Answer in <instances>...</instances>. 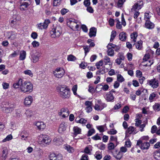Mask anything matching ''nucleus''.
I'll list each match as a JSON object with an SVG mask.
<instances>
[{"mask_svg": "<svg viewBox=\"0 0 160 160\" xmlns=\"http://www.w3.org/2000/svg\"><path fill=\"white\" fill-rule=\"evenodd\" d=\"M58 92L63 98H68L70 96L69 88L66 86H60L57 88Z\"/></svg>", "mask_w": 160, "mask_h": 160, "instance_id": "nucleus-1", "label": "nucleus"}, {"mask_svg": "<svg viewBox=\"0 0 160 160\" xmlns=\"http://www.w3.org/2000/svg\"><path fill=\"white\" fill-rule=\"evenodd\" d=\"M38 142L39 144L43 145H49L51 141V139L48 136L41 134L38 137Z\"/></svg>", "mask_w": 160, "mask_h": 160, "instance_id": "nucleus-2", "label": "nucleus"}, {"mask_svg": "<svg viewBox=\"0 0 160 160\" xmlns=\"http://www.w3.org/2000/svg\"><path fill=\"white\" fill-rule=\"evenodd\" d=\"M33 88V85L30 82L25 81L21 87V91L24 93H29L32 91Z\"/></svg>", "mask_w": 160, "mask_h": 160, "instance_id": "nucleus-3", "label": "nucleus"}, {"mask_svg": "<svg viewBox=\"0 0 160 160\" xmlns=\"http://www.w3.org/2000/svg\"><path fill=\"white\" fill-rule=\"evenodd\" d=\"M62 32V28L59 25L52 28L50 32L51 36L53 38L59 37Z\"/></svg>", "mask_w": 160, "mask_h": 160, "instance_id": "nucleus-4", "label": "nucleus"}, {"mask_svg": "<svg viewBox=\"0 0 160 160\" xmlns=\"http://www.w3.org/2000/svg\"><path fill=\"white\" fill-rule=\"evenodd\" d=\"M67 24L71 29L74 31L78 30L79 28V26L77 24V21L74 19L68 20Z\"/></svg>", "mask_w": 160, "mask_h": 160, "instance_id": "nucleus-5", "label": "nucleus"}, {"mask_svg": "<svg viewBox=\"0 0 160 160\" xmlns=\"http://www.w3.org/2000/svg\"><path fill=\"white\" fill-rule=\"evenodd\" d=\"M53 72L54 76L58 78H62L64 75L65 73L64 70L62 68H57Z\"/></svg>", "mask_w": 160, "mask_h": 160, "instance_id": "nucleus-6", "label": "nucleus"}, {"mask_svg": "<svg viewBox=\"0 0 160 160\" xmlns=\"http://www.w3.org/2000/svg\"><path fill=\"white\" fill-rule=\"evenodd\" d=\"M31 2L30 0H21L20 7L21 10L22 11L27 10Z\"/></svg>", "mask_w": 160, "mask_h": 160, "instance_id": "nucleus-7", "label": "nucleus"}, {"mask_svg": "<svg viewBox=\"0 0 160 160\" xmlns=\"http://www.w3.org/2000/svg\"><path fill=\"white\" fill-rule=\"evenodd\" d=\"M148 82L149 85L153 88H157L159 86L158 81L155 78L148 80Z\"/></svg>", "mask_w": 160, "mask_h": 160, "instance_id": "nucleus-8", "label": "nucleus"}, {"mask_svg": "<svg viewBox=\"0 0 160 160\" xmlns=\"http://www.w3.org/2000/svg\"><path fill=\"white\" fill-rule=\"evenodd\" d=\"M50 160H62V156L61 154H56L54 153L51 154L49 156Z\"/></svg>", "mask_w": 160, "mask_h": 160, "instance_id": "nucleus-9", "label": "nucleus"}, {"mask_svg": "<svg viewBox=\"0 0 160 160\" xmlns=\"http://www.w3.org/2000/svg\"><path fill=\"white\" fill-rule=\"evenodd\" d=\"M143 5V2L142 1H138L132 6L131 9L132 11H135L136 10H139L141 9Z\"/></svg>", "mask_w": 160, "mask_h": 160, "instance_id": "nucleus-10", "label": "nucleus"}, {"mask_svg": "<svg viewBox=\"0 0 160 160\" xmlns=\"http://www.w3.org/2000/svg\"><path fill=\"white\" fill-rule=\"evenodd\" d=\"M33 124L37 126L39 130H43L46 128V124L42 122H33Z\"/></svg>", "mask_w": 160, "mask_h": 160, "instance_id": "nucleus-11", "label": "nucleus"}, {"mask_svg": "<svg viewBox=\"0 0 160 160\" xmlns=\"http://www.w3.org/2000/svg\"><path fill=\"white\" fill-rule=\"evenodd\" d=\"M23 80L22 79H20L18 81L13 84V86L15 88H20L21 90V87L23 83Z\"/></svg>", "mask_w": 160, "mask_h": 160, "instance_id": "nucleus-12", "label": "nucleus"}, {"mask_svg": "<svg viewBox=\"0 0 160 160\" xmlns=\"http://www.w3.org/2000/svg\"><path fill=\"white\" fill-rule=\"evenodd\" d=\"M98 103L96 104L94 106V109L96 110H102L104 107H106V105L102 103L100 100H98Z\"/></svg>", "mask_w": 160, "mask_h": 160, "instance_id": "nucleus-13", "label": "nucleus"}, {"mask_svg": "<svg viewBox=\"0 0 160 160\" xmlns=\"http://www.w3.org/2000/svg\"><path fill=\"white\" fill-rule=\"evenodd\" d=\"M33 101L32 98L31 96L26 97L24 99V104L27 106L30 105Z\"/></svg>", "mask_w": 160, "mask_h": 160, "instance_id": "nucleus-14", "label": "nucleus"}, {"mask_svg": "<svg viewBox=\"0 0 160 160\" xmlns=\"http://www.w3.org/2000/svg\"><path fill=\"white\" fill-rule=\"evenodd\" d=\"M66 124L64 122L62 123L59 126L58 129V131L59 133H62L65 131L66 128Z\"/></svg>", "mask_w": 160, "mask_h": 160, "instance_id": "nucleus-15", "label": "nucleus"}, {"mask_svg": "<svg viewBox=\"0 0 160 160\" xmlns=\"http://www.w3.org/2000/svg\"><path fill=\"white\" fill-rule=\"evenodd\" d=\"M150 146V143L148 142H144L142 143L140 148L143 150H148Z\"/></svg>", "mask_w": 160, "mask_h": 160, "instance_id": "nucleus-16", "label": "nucleus"}, {"mask_svg": "<svg viewBox=\"0 0 160 160\" xmlns=\"http://www.w3.org/2000/svg\"><path fill=\"white\" fill-rule=\"evenodd\" d=\"M40 57V54L38 52L36 53L35 54L32 55V61L34 63H36L38 62Z\"/></svg>", "mask_w": 160, "mask_h": 160, "instance_id": "nucleus-17", "label": "nucleus"}, {"mask_svg": "<svg viewBox=\"0 0 160 160\" xmlns=\"http://www.w3.org/2000/svg\"><path fill=\"white\" fill-rule=\"evenodd\" d=\"M127 33L124 32H121L119 36V39L122 41H125L127 38Z\"/></svg>", "mask_w": 160, "mask_h": 160, "instance_id": "nucleus-18", "label": "nucleus"}, {"mask_svg": "<svg viewBox=\"0 0 160 160\" xmlns=\"http://www.w3.org/2000/svg\"><path fill=\"white\" fill-rule=\"evenodd\" d=\"M97 32L96 28L94 27L91 28L90 29L89 36L90 38L95 37L96 35Z\"/></svg>", "mask_w": 160, "mask_h": 160, "instance_id": "nucleus-19", "label": "nucleus"}, {"mask_svg": "<svg viewBox=\"0 0 160 160\" xmlns=\"http://www.w3.org/2000/svg\"><path fill=\"white\" fill-rule=\"evenodd\" d=\"M63 141V140L60 137H56L53 140V141L57 145L61 144Z\"/></svg>", "mask_w": 160, "mask_h": 160, "instance_id": "nucleus-20", "label": "nucleus"}, {"mask_svg": "<svg viewBox=\"0 0 160 160\" xmlns=\"http://www.w3.org/2000/svg\"><path fill=\"white\" fill-rule=\"evenodd\" d=\"M105 98L108 101H112L114 99V97L112 93L110 92L107 93L105 95Z\"/></svg>", "mask_w": 160, "mask_h": 160, "instance_id": "nucleus-21", "label": "nucleus"}, {"mask_svg": "<svg viewBox=\"0 0 160 160\" xmlns=\"http://www.w3.org/2000/svg\"><path fill=\"white\" fill-rule=\"evenodd\" d=\"M73 130L74 132V135L76 136L77 135L81 133V129L78 127L75 126L73 128Z\"/></svg>", "mask_w": 160, "mask_h": 160, "instance_id": "nucleus-22", "label": "nucleus"}, {"mask_svg": "<svg viewBox=\"0 0 160 160\" xmlns=\"http://www.w3.org/2000/svg\"><path fill=\"white\" fill-rule=\"evenodd\" d=\"M109 45L107 46L108 50L107 51V54L110 56L112 57L114 55V50L112 48H110Z\"/></svg>", "mask_w": 160, "mask_h": 160, "instance_id": "nucleus-23", "label": "nucleus"}, {"mask_svg": "<svg viewBox=\"0 0 160 160\" xmlns=\"http://www.w3.org/2000/svg\"><path fill=\"white\" fill-rule=\"evenodd\" d=\"M145 25L147 28L149 29H152L154 27V24L149 20H146Z\"/></svg>", "mask_w": 160, "mask_h": 160, "instance_id": "nucleus-24", "label": "nucleus"}, {"mask_svg": "<svg viewBox=\"0 0 160 160\" xmlns=\"http://www.w3.org/2000/svg\"><path fill=\"white\" fill-rule=\"evenodd\" d=\"M8 150L7 148H3L2 151V157L3 159H5L8 156Z\"/></svg>", "mask_w": 160, "mask_h": 160, "instance_id": "nucleus-25", "label": "nucleus"}, {"mask_svg": "<svg viewBox=\"0 0 160 160\" xmlns=\"http://www.w3.org/2000/svg\"><path fill=\"white\" fill-rule=\"evenodd\" d=\"M69 112L68 111H61L59 112V114L60 116L62 115V117L63 118H66V117H68Z\"/></svg>", "mask_w": 160, "mask_h": 160, "instance_id": "nucleus-26", "label": "nucleus"}, {"mask_svg": "<svg viewBox=\"0 0 160 160\" xmlns=\"http://www.w3.org/2000/svg\"><path fill=\"white\" fill-rule=\"evenodd\" d=\"M138 36V33L136 32H133V33L131 34V38L132 39H133L132 42H134L133 44H135V42H136L137 38Z\"/></svg>", "mask_w": 160, "mask_h": 160, "instance_id": "nucleus-27", "label": "nucleus"}, {"mask_svg": "<svg viewBox=\"0 0 160 160\" xmlns=\"http://www.w3.org/2000/svg\"><path fill=\"white\" fill-rule=\"evenodd\" d=\"M85 105L86 106V108L87 110H91L92 109V103L89 101H86L85 103Z\"/></svg>", "mask_w": 160, "mask_h": 160, "instance_id": "nucleus-28", "label": "nucleus"}, {"mask_svg": "<svg viewBox=\"0 0 160 160\" xmlns=\"http://www.w3.org/2000/svg\"><path fill=\"white\" fill-rule=\"evenodd\" d=\"M26 57V52L24 51H22L20 52L19 59L21 60H24Z\"/></svg>", "mask_w": 160, "mask_h": 160, "instance_id": "nucleus-29", "label": "nucleus"}, {"mask_svg": "<svg viewBox=\"0 0 160 160\" xmlns=\"http://www.w3.org/2000/svg\"><path fill=\"white\" fill-rule=\"evenodd\" d=\"M75 122L77 123H81L83 125H85L87 122V120L83 118H81L79 120H78L76 119L75 120Z\"/></svg>", "mask_w": 160, "mask_h": 160, "instance_id": "nucleus-30", "label": "nucleus"}, {"mask_svg": "<svg viewBox=\"0 0 160 160\" xmlns=\"http://www.w3.org/2000/svg\"><path fill=\"white\" fill-rule=\"evenodd\" d=\"M113 156L117 159H120L122 157V154L120 152H118L117 154L113 153Z\"/></svg>", "mask_w": 160, "mask_h": 160, "instance_id": "nucleus-31", "label": "nucleus"}, {"mask_svg": "<svg viewBox=\"0 0 160 160\" xmlns=\"http://www.w3.org/2000/svg\"><path fill=\"white\" fill-rule=\"evenodd\" d=\"M94 156L97 160H100L102 158V154L101 152H96L94 155Z\"/></svg>", "mask_w": 160, "mask_h": 160, "instance_id": "nucleus-32", "label": "nucleus"}, {"mask_svg": "<svg viewBox=\"0 0 160 160\" xmlns=\"http://www.w3.org/2000/svg\"><path fill=\"white\" fill-rule=\"evenodd\" d=\"M142 41H138L136 45V47L137 49L140 50L142 47Z\"/></svg>", "mask_w": 160, "mask_h": 160, "instance_id": "nucleus-33", "label": "nucleus"}, {"mask_svg": "<svg viewBox=\"0 0 160 160\" xmlns=\"http://www.w3.org/2000/svg\"><path fill=\"white\" fill-rule=\"evenodd\" d=\"M64 148L69 152H72L74 151V149L73 148L69 145H66L65 146Z\"/></svg>", "mask_w": 160, "mask_h": 160, "instance_id": "nucleus-34", "label": "nucleus"}, {"mask_svg": "<svg viewBox=\"0 0 160 160\" xmlns=\"http://www.w3.org/2000/svg\"><path fill=\"white\" fill-rule=\"evenodd\" d=\"M125 1V0H118L116 5L117 7L118 8L122 7Z\"/></svg>", "mask_w": 160, "mask_h": 160, "instance_id": "nucleus-35", "label": "nucleus"}, {"mask_svg": "<svg viewBox=\"0 0 160 160\" xmlns=\"http://www.w3.org/2000/svg\"><path fill=\"white\" fill-rule=\"evenodd\" d=\"M101 86H102V87L101 88L104 91H107L109 88V86L107 84H104L103 85H102L101 84H98L97 85V87L98 88V87Z\"/></svg>", "mask_w": 160, "mask_h": 160, "instance_id": "nucleus-36", "label": "nucleus"}, {"mask_svg": "<svg viewBox=\"0 0 160 160\" xmlns=\"http://www.w3.org/2000/svg\"><path fill=\"white\" fill-rule=\"evenodd\" d=\"M116 35V32L115 31H112L111 32V35L110 42H112L114 39Z\"/></svg>", "mask_w": 160, "mask_h": 160, "instance_id": "nucleus-37", "label": "nucleus"}, {"mask_svg": "<svg viewBox=\"0 0 160 160\" xmlns=\"http://www.w3.org/2000/svg\"><path fill=\"white\" fill-rule=\"evenodd\" d=\"M76 58L72 55H70L68 56L67 59L68 61H73L76 60Z\"/></svg>", "mask_w": 160, "mask_h": 160, "instance_id": "nucleus-38", "label": "nucleus"}, {"mask_svg": "<svg viewBox=\"0 0 160 160\" xmlns=\"http://www.w3.org/2000/svg\"><path fill=\"white\" fill-rule=\"evenodd\" d=\"M23 73L25 75H28L31 77H32L33 74L32 71L29 70H27L23 72Z\"/></svg>", "mask_w": 160, "mask_h": 160, "instance_id": "nucleus-39", "label": "nucleus"}, {"mask_svg": "<svg viewBox=\"0 0 160 160\" xmlns=\"http://www.w3.org/2000/svg\"><path fill=\"white\" fill-rule=\"evenodd\" d=\"M12 138V136L11 134L8 135L6 137L2 140V142H5L7 141H9L11 140Z\"/></svg>", "mask_w": 160, "mask_h": 160, "instance_id": "nucleus-40", "label": "nucleus"}, {"mask_svg": "<svg viewBox=\"0 0 160 160\" xmlns=\"http://www.w3.org/2000/svg\"><path fill=\"white\" fill-rule=\"evenodd\" d=\"M103 64V61L102 60H101L99 62H97L96 63V66L97 67V68L98 69H99L100 67L102 66Z\"/></svg>", "mask_w": 160, "mask_h": 160, "instance_id": "nucleus-41", "label": "nucleus"}, {"mask_svg": "<svg viewBox=\"0 0 160 160\" xmlns=\"http://www.w3.org/2000/svg\"><path fill=\"white\" fill-rule=\"evenodd\" d=\"M134 130V128L132 126L129 127L127 130L126 132L129 134H132Z\"/></svg>", "mask_w": 160, "mask_h": 160, "instance_id": "nucleus-42", "label": "nucleus"}, {"mask_svg": "<svg viewBox=\"0 0 160 160\" xmlns=\"http://www.w3.org/2000/svg\"><path fill=\"white\" fill-rule=\"evenodd\" d=\"M103 61L105 64H107L110 62V58L107 56H105L103 58Z\"/></svg>", "mask_w": 160, "mask_h": 160, "instance_id": "nucleus-43", "label": "nucleus"}, {"mask_svg": "<svg viewBox=\"0 0 160 160\" xmlns=\"http://www.w3.org/2000/svg\"><path fill=\"white\" fill-rule=\"evenodd\" d=\"M33 112H33L32 111H26L25 114L27 117H30L34 114Z\"/></svg>", "mask_w": 160, "mask_h": 160, "instance_id": "nucleus-44", "label": "nucleus"}, {"mask_svg": "<svg viewBox=\"0 0 160 160\" xmlns=\"http://www.w3.org/2000/svg\"><path fill=\"white\" fill-rule=\"evenodd\" d=\"M117 79L118 82H122L124 80V78L120 74L118 75Z\"/></svg>", "mask_w": 160, "mask_h": 160, "instance_id": "nucleus-45", "label": "nucleus"}, {"mask_svg": "<svg viewBox=\"0 0 160 160\" xmlns=\"http://www.w3.org/2000/svg\"><path fill=\"white\" fill-rule=\"evenodd\" d=\"M115 148L114 144L112 142L108 143V148L109 150L113 149Z\"/></svg>", "mask_w": 160, "mask_h": 160, "instance_id": "nucleus-46", "label": "nucleus"}, {"mask_svg": "<svg viewBox=\"0 0 160 160\" xmlns=\"http://www.w3.org/2000/svg\"><path fill=\"white\" fill-rule=\"evenodd\" d=\"M95 133V130L93 128L90 129L88 132V136H90Z\"/></svg>", "mask_w": 160, "mask_h": 160, "instance_id": "nucleus-47", "label": "nucleus"}, {"mask_svg": "<svg viewBox=\"0 0 160 160\" xmlns=\"http://www.w3.org/2000/svg\"><path fill=\"white\" fill-rule=\"evenodd\" d=\"M153 108L154 110H160V104L156 103L153 106Z\"/></svg>", "mask_w": 160, "mask_h": 160, "instance_id": "nucleus-48", "label": "nucleus"}, {"mask_svg": "<svg viewBox=\"0 0 160 160\" xmlns=\"http://www.w3.org/2000/svg\"><path fill=\"white\" fill-rule=\"evenodd\" d=\"M156 97V94L154 92L150 94L149 100L151 102H152L153 101V99Z\"/></svg>", "mask_w": 160, "mask_h": 160, "instance_id": "nucleus-49", "label": "nucleus"}, {"mask_svg": "<svg viewBox=\"0 0 160 160\" xmlns=\"http://www.w3.org/2000/svg\"><path fill=\"white\" fill-rule=\"evenodd\" d=\"M2 85L3 87V88L4 89H6L9 88V84L8 83L3 82Z\"/></svg>", "mask_w": 160, "mask_h": 160, "instance_id": "nucleus-50", "label": "nucleus"}, {"mask_svg": "<svg viewBox=\"0 0 160 160\" xmlns=\"http://www.w3.org/2000/svg\"><path fill=\"white\" fill-rule=\"evenodd\" d=\"M32 44L34 48L37 47L39 45V42L36 41H34L32 42Z\"/></svg>", "mask_w": 160, "mask_h": 160, "instance_id": "nucleus-51", "label": "nucleus"}, {"mask_svg": "<svg viewBox=\"0 0 160 160\" xmlns=\"http://www.w3.org/2000/svg\"><path fill=\"white\" fill-rule=\"evenodd\" d=\"M147 90L146 89H143L142 91H141V90L140 89H138L137 91H136V94L138 96H139L141 94L142 92H147Z\"/></svg>", "mask_w": 160, "mask_h": 160, "instance_id": "nucleus-52", "label": "nucleus"}, {"mask_svg": "<svg viewBox=\"0 0 160 160\" xmlns=\"http://www.w3.org/2000/svg\"><path fill=\"white\" fill-rule=\"evenodd\" d=\"M97 128L100 132H103L104 131V126H100L97 127Z\"/></svg>", "mask_w": 160, "mask_h": 160, "instance_id": "nucleus-53", "label": "nucleus"}, {"mask_svg": "<svg viewBox=\"0 0 160 160\" xmlns=\"http://www.w3.org/2000/svg\"><path fill=\"white\" fill-rule=\"evenodd\" d=\"M77 85H74L72 88V90L73 91V94L74 95H76L77 93Z\"/></svg>", "mask_w": 160, "mask_h": 160, "instance_id": "nucleus-54", "label": "nucleus"}, {"mask_svg": "<svg viewBox=\"0 0 160 160\" xmlns=\"http://www.w3.org/2000/svg\"><path fill=\"white\" fill-rule=\"evenodd\" d=\"M160 153L158 152H155L154 153V158L156 159H159L160 158Z\"/></svg>", "mask_w": 160, "mask_h": 160, "instance_id": "nucleus-55", "label": "nucleus"}, {"mask_svg": "<svg viewBox=\"0 0 160 160\" xmlns=\"http://www.w3.org/2000/svg\"><path fill=\"white\" fill-rule=\"evenodd\" d=\"M91 146L86 147L84 149V152L85 153L89 154L91 150Z\"/></svg>", "mask_w": 160, "mask_h": 160, "instance_id": "nucleus-56", "label": "nucleus"}, {"mask_svg": "<svg viewBox=\"0 0 160 160\" xmlns=\"http://www.w3.org/2000/svg\"><path fill=\"white\" fill-rule=\"evenodd\" d=\"M131 145V142L130 140L126 141L125 142V146L127 148H130Z\"/></svg>", "mask_w": 160, "mask_h": 160, "instance_id": "nucleus-57", "label": "nucleus"}, {"mask_svg": "<svg viewBox=\"0 0 160 160\" xmlns=\"http://www.w3.org/2000/svg\"><path fill=\"white\" fill-rule=\"evenodd\" d=\"M84 5L86 7L89 6L91 4L89 0H85L83 2Z\"/></svg>", "mask_w": 160, "mask_h": 160, "instance_id": "nucleus-58", "label": "nucleus"}, {"mask_svg": "<svg viewBox=\"0 0 160 160\" xmlns=\"http://www.w3.org/2000/svg\"><path fill=\"white\" fill-rule=\"evenodd\" d=\"M69 10L67 9L63 8L61 11V13L62 15H64L66 14L67 12H68Z\"/></svg>", "mask_w": 160, "mask_h": 160, "instance_id": "nucleus-59", "label": "nucleus"}, {"mask_svg": "<svg viewBox=\"0 0 160 160\" xmlns=\"http://www.w3.org/2000/svg\"><path fill=\"white\" fill-rule=\"evenodd\" d=\"M117 132V131L116 130H114V129H111L110 130V131H109L108 132V133L109 134H111V135L115 134H116Z\"/></svg>", "mask_w": 160, "mask_h": 160, "instance_id": "nucleus-60", "label": "nucleus"}, {"mask_svg": "<svg viewBox=\"0 0 160 160\" xmlns=\"http://www.w3.org/2000/svg\"><path fill=\"white\" fill-rule=\"evenodd\" d=\"M127 151V149L124 147H122L120 148V151L122 153H125Z\"/></svg>", "mask_w": 160, "mask_h": 160, "instance_id": "nucleus-61", "label": "nucleus"}, {"mask_svg": "<svg viewBox=\"0 0 160 160\" xmlns=\"http://www.w3.org/2000/svg\"><path fill=\"white\" fill-rule=\"evenodd\" d=\"M157 127L155 125H154L151 128V132L152 133H154L156 132Z\"/></svg>", "mask_w": 160, "mask_h": 160, "instance_id": "nucleus-62", "label": "nucleus"}, {"mask_svg": "<svg viewBox=\"0 0 160 160\" xmlns=\"http://www.w3.org/2000/svg\"><path fill=\"white\" fill-rule=\"evenodd\" d=\"M37 37L38 34L36 32H32L31 34V37L34 39H36Z\"/></svg>", "mask_w": 160, "mask_h": 160, "instance_id": "nucleus-63", "label": "nucleus"}, {"mask_svg": "<svg viewBox=\"0 0 160 160\" xmlns=\"http://www.w3.org/2000/svg\"><path fill=\"white\" fill-rule=\"evenodd\" d=\"M87 10L88 12L90 13H92L94 11L92 8L90 6L87 7Z\"/></svg>", "mask_w": 160, "mask_h": 160, "instance_id": "nucleus-64", "label": "nucleus"}]
</instances>
